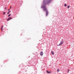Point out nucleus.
Returning <instances> with one entry per match:
<instances>
[{"label": "nucleus", "mask_w": 74, "mask_h": 74, "mask_svg": "<svg viewBox=\"0 0 74 74\" xmlns=\"http://www.w3.org/2000/svg\"><path fill=\"white\" fill-rule=\"evenodd\" d=\"M52 0H44L43 3V5H42L41 6V8H43V10L44 11L46 12V16H48V11L46 8V4H49L51 1Z\"/></svg>", "instance_id": "1"}, {"label": "nucleus", "mask_w": 74, "mask_h": 74, "mask_svg": "<svg viewBox=\"0 0 74 74\" xmlns=\"http://www.w3.org/2000/svg\"><path fill=\"white\" fill-rule=\"evenodd\" d=\"M63 41L62 40V41H61L60 43L59 44V45H58V46L61 45H62V44H63Z\"/></svg>", "instance_id": "2"}, {"label": "nucleus", "mask_w": 74, "mask_h": 74, "mask_svg": "<svg viewBox=\"0 0 74 74\" xmlns=\"http://www.w3.org/2000/svg\"><path fill=\"white\" fill-rule=\"evenodd\" d=\"M12 19V17H9L7 19V21H10V20H11V19Z\"/></svg>", "instance_id": "3"}, {"label": "nucleus", "mask_w": 74, "mask_h": 74, "mask_svg": "<svg viewBox=\"0 0 74 74\" xmlns=\"http://www.w3.org/2000/svg\"><path fill=\"white\" fill-rule=\"evenodd\" d=\"M40 55L41 56H42L43 55V52L42 51L40 53Z\"/></svg>", "instance_id": "4"}, {"label": "nucleus", "mask_w": 74, "mask_h": 74, "mask_svg": "<svg viewBox=\"0 0 74 74\" xmlns=\"http://www.w3.org/2000/svg\"><path fill=\"white\" fill-rule=\"evenodd\" d=\"M51 54H52V55H54V52H53V51H51Z\"/></svg>", "instance_id": "5"}, {"label": "nucleus", "mask_w": 74, "mask_h": 74, "mask_svg": "<svg viewBox=\"0 0 74 74\" xmlns=\"http://www.w3.org/2000/svg\"><path fill=\"white\" fill-rule=\"evenodd\" d=\"M47 73H51V72L48 71H47Z\"/></svg>", "instance_id": "6"}, {"label": "nucleus", "mask_w": 74, "mask_h": 74, "mask_svg": "<svg viewBox=\"0 0 74 74\" xmlns=\"http://www.w3.org/2000/svg\"><path fill=\"white\" fill-rule=\"evenodd\" d=\"M64 7H66L67 6V4H66V3L64 4Z\"/></svg>", "instance_id": "7"}, {"label": "nucleus", "mask_w": 74, "mask_h": 74, "mask_svg": "<svg viewBox=\"0 0 74 74\" xmlns=\"http://www.w3.org/2000/svg\"><path fill=\"white\" fill-rule=\"evenodd\" d=\"M11 12V11H9L8 13H7V14H10V12Z\"/></svg>", "instance_id": "8"}, {"label": "nucleus", "mask_w": 74, "mask_h": 74, "mask_svg": "<svg viewBox=\"0 0 74 74\" xmlns=\"http://www.w3.org/2000/svg\"><path fill=\"white\" fill-rule=\"evenodd\" d=\"M58 72H59L60 70H59V69H57V70Z\"/></svg>", "instance_id": "9"}, {"label": "nucleus", "mask_w": 74, "mask_h": 74, "mask_svg": "<svg viewBox=\"0 0 74 74\" xmlns=\"http://www.w3.org/2000/svg\"><path fill=\"white\" fill-rule=\"evenodd\" d=\"M5 14V12H3V15H4V14Z\"/></svg>", "instance_id": "10"}, {"label": "nucleus", "mask_w": 74, "mask_h": 74, "mask_svg": "<svg viewBox=\"0 0 74 74\" xmlns=\"http://www.w3.org/2000/svg\"><path fill=\"white\" fill-rule=\"evenodd\" d=\"M70 8V5H68L67 6V8Z\"/></svg>", "instance_id": "11"}, {"label": "nucleus", "mask_w": 74, "mask_h": 74, "mask_svg": "<svg viewBox=\"0 0 74 74\" xmlns=\"http://www.w3.org/2000/svg\"><path fill=\"white\" fill-rule=\"evenodd\" d=\"M10 15H11V14H9V15H8V17H9L10 16Z\"/></svg>", "instance_id": "12"}, {"label": "nucleus", "mask_w": 74, "mask_h": 74, "mask_svg": "<svg viewBox=\"0 0 74 74\" xmlns=\"http://www.w3.org/2000/svg\"><path fill=\"white\" fill-rule=\"evenodd\" d=\"M3 25L2 26V27H1V30L2 31V30H3V29H3Z\"/></svg>", "instance_id": "13"}, {"label": "nucleus", "mask_w": 74, "mask_h": 74, "mask_svg": "<svg viewBox=\"0 0 74 74\" xmlns=\"http://www.w3.org/2000/svg\"><path fill=\"white\" fill-rule=\"evenodd\" d=\"M6 9H7V8H6V7L5 8H4L5 10H6Z\"/></svg>", "instance_id": "14"}, {"label": "nucleus", "mask_w": 74, "mask_h": 74, "mask_svg": "<svg viewBox=\"0 0 74 74\" xmlns=\"http://www.w3.org/2000/svg\"><path fill=\"white\" fill-rule=\"evenodd\" d=\"M68 73H69V70H68V71H67Z\"/></svg>", "instance_id": "15"}, {"label": "nucleus", "mask_w": 74, "mask_h": 74, "mask_svg": "<svg viewBox=\"0 0 74 74\" xmlns=\"http://www.w3.org/2000/svg\"><path fill=\"white\" fill-rule=\"evenodd\" d=\"M10 9H11V6L10 7Z\"/></svg>", "instance_id": "16"}, {"label": "nucleus", "mask_w": 74, "mask_h": 74, "mask_svg": "<svg viewBox=\"0 0 74 74\" xmlns=\"http://www.w3.org/2000/svg\"><path fill=\"white\" fill-rule=\"evenodd\" d=\"M9 10H10V9H8V11H9Z\"/></svg>", "instance_id": "17"}]
</instances>
